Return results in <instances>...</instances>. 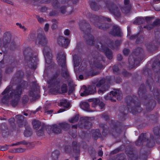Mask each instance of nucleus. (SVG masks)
Here are the masks:
<instances>
[{"instance_id":"a18cd8bd","label":"nucleus","mask_w":160,"mask_h":160,"mask_svg":"<svg viewBox=\"0 0 160 160\" xmlns=\"http://www.w3.org/2000/svg\"><path fill=\"white\" fill-rule=\"evenodd\" d=\"M49 27V25L47 23L45 24L44 27V30L46 32L48 31Z\"/></svg>"},{"instance_id":"f257e3e1","label":"nucleus","mask_w":160,"mask_h":160,"mask_svg":"<svg viewBox=\"0 0 160 160\" xmlns=\"http://www.w3.org/2000/svg\"><path fill=\"white\" fill-rule=\"evenodd\" d=\"M48 83L50 84H54V90L53 93L56 94L57 93H61L60 85H61V91L62 93H66L68 91V87L66 84L62 83L59 81L56 80L55 78L51 79L48 81Z\"/></svg>"},{"instance_id":"393cba45","label":"nucleus","mask_w":160,"mask_h":160,"mask_svg":"<svg viewBox=\"0 0 160 160\" xmlns=\"http://www.w3.org/2000/svg\"><path fill=\"white\" fill-rule=\"evenodd\" d=\"M16 118L17 120V122L20 125H22V123L23 121V117L21 115H18L16 116Z\"/></svg>"},{"instance_id":"0eeeda50","label":"nucleus","mask_w":160,"mask_h":160,"mask_svg":"<svg viewBox=\"0 0 160 160\" xmlns=\"http://www.w3.org/2000/svg\"><path fill=\"white\" fill-rule=\"evenodd\" d=\"M2 94L4 95L2 100L9 99L13 96V92L11 90V88L10 86L8 87L4 91L2 92Z\"/></svg>"},{"instance_id":"20e7f679","label":"nucleus","mask_w":160,"mask_h":160,"mask_svg":"<svg viewBox=\"0 0 160 160\" xmlns=\"http://www.w3.org/2000/svg\"><path fill=\"white\" fill-rule=\"evenodd\" d=\"M147 142V146L149 147H151L153 146V141H149L147 138V136L146 134H142L140 136L138 140L136 142V144L137 145H140L143 142Z\"/></svg>"},{"instance_id":"13d9d810","label":"nucleus","mask_w":160,"mask_h":160,"mask_svg":"<svg viewBox=\"0 0 160 160\" xmlns=\"http://www.w3.org/2000/svg\"><path fill=\"white\" fill-rule=\"evenodd\" d=\"M94 59H95V60H95V61L96 60H98V61H100L101 60H102V58H101V57H98V58H94Z\"/></svg>"},{"instance_id":"f8f14e48","label":"nucleus","mask_w":160,"mask_h":160,"mask_svg":"<svg viewBox=\"0 0 160 160\" xmlns=\"http://www.w3.org/2000/svg\"><path fill=\"white\" fill-rule=\"evenodd\" d=\"M11 38V35L9 33H7L5 34L3 38V44L5 46L10 42Z\"/></svg>"},{"instance_id":"72a5a7b5","label":"nucleus","mask_w":160,"mask_h":160,"mask_svg":"<svg viewBox=\"0 0 160 160\" xmlns=\"http://www.w3.org/2000/svg\"><path fill=\"white\" fill-rule=\"evenodd\" d=\"M129 52V50L127 49H124L123 50V54L125 55H127Z\"/></svg>"},{"instance_id":"4c0bfd02","label":"nucleus","mask_w":160,"mask_h":160,"mask_svg":"<svg viewBox=\"0 0 160 160\" xmlns=\"http://www.w3.org/2000/svg\"><path fill=\"white\" fill-rule=\"evenodd\" d=\"M24 150L21 148H19L16 149V152H23Z\"/></svg>"},{"instance_id":"6e6552de","label":"nucleus","mask_w":160,"mask_h":160,"mask_svg":"<svg viewBox=\"0 0 160 160\" xmlns=\"http://www.w3.org/2000/svg\"><path fill=\"white\" fill-rule=\"evenodd\" d=\"M107 7L111 13L118 17L120 15V12L118 8L114 4L111 5L110 7L107 6Z\"/></svg>"},{"instance_id":"052dcab7","label":"nucleus","mask_w":160,"mask_h":160,"mask_svg":"<svg viewBox=\"0 0 160 160\" xmlns=\"http://www.w3.org/2000/svg\"><path fill=\"white\" fill-rule=\"evenodd\" d=\"M74 58V64L75 66H77L78 65V64L77 63V62L76 61H75Z\"/></svg>"},{"instance_id":"09e8293b","label":"nucleus","mask_w":160,"mask_h":160,"mask_svg":"<svg viewBox=\"0 0 160 160\" xmlns=\"http://www.w3.org/2000/svg\"><path fill=\"white\" fill-rule=\"evenodd\" d=\"M122 56L120 54H118L117 56V59L118 60H121L122 59Z\"/></svg>"},{"instance_id":"6e6d98bb","label":"nucleus","mask_w":160,"mask_h":160,"mask_svg":"<svg viewBox=\"0 0 160 160\" xmlns=\"http://www.w3.org/2000/svg\"><path fill=\"white\" fill-rule=\"evenodd\" d=\"M37 134L39 136L42 135V131L41 130H39V131H38L37 132Z\"/></svg>"},{"instance_id":"5701e85b","label":"nucleus","mask_w":160,"mask_h":160,"mask_svg":"<svg viewBox=\"0 0 160 160\" xmlns=\"http://www.w3.org/2000/svg\"><path fill=\"white\" fill-rule=\"evenodd\" d=\"M38 60L37 57L36 56H33V57H30L29 61H28V63L29 64L32 63L34 65L37 62Z\"/></svg>"},{"instance_id":"774afa93","label":"nucleus","mask_w":160,"mask_h":160,"mask_svg":"<svg viewBox=\"0 0 160 160\" xmlns=\"http://www.w3.org/2000/svg\"><path fill=\"white\" fill-rule=\"evenodd\" d=\"M28 132V131H26L25 132H24V135L25 136H26L27 137H28V135H27V132Z\"/></svg>"},{"instance_id":"680f3d73","label":"nucleus","mask_w":160,"mask_h":160,"mask_svg":"<svg viewBox=\"0 0 160 160\" xmlns=\"http://www.w3.org/2000/svg\"><path fill=\"white\" fill-rule=\"evenodd\" d=\"M52 112H53L52 110H51L47 111V112H47L48 113V114H50V113H52Z\"/></svg>"},{"instance_id":"58836bf2","label":"nucleus","mask_w":160,"mask_h":160,"mask_svg":"<svg viewBox=\"0 0 160 160\" xmlns=\"http://www.w3.org/2000/svg\"><path fill=\"white\" fill-rule=\"evenodd\" d=\"M1 0L2 1L4 2L7 3L8 4H12V2L11 1H10L8 0Z\"/></svg>"},{"instance_id":"b1692460","label":"nucleus","mask_w":160,"mask_h":160,"mask_svg":"<svg viewBox=\"0 0 160 160\" xmlns=\"http://www.w3.org/2000/svg\"><path fill=\"white\" fill-rule=\"evenodd\" d=\"M22 91V88L21 86H18L17 88L15 91H14V97H16L17 96H19L21 93Z\"/></svg>"},{"instance_id":"338daca9","label":"nucleus","mask_w":160,"mask_h":160,"mask_svg":"<svg viewBox=\"0 0 160 160\" xmlns=\"http://www.w3.org/2000/svg\"><path fill=\"white\" fill-rule=\"evenodd\" d=\"M160 1V0H154V2L156 3H157L159 2Z\"/></svg>"},{"instance_id":"ddd939ff","label":"nucleus","mask_w":160,"mask_h":160,"mask_svg":"<svg viewBox=\"0 0 160 160\" xmlns=\"http://www.w3.org/2000/svg\"><path fill=\"white\" fill-rule=\"evenodd\" d=\"M128 62L129 64V68L130 69L133 68L135 66V65H138L139 63L138 61H135L133 58L132 57H129Z\"/></svg>"},{"instance_id":"2f4dec72","label":"nucleus","mask_w":160,"mask_h":160,"mask_svg":"<svg viewBox=\"0 0 160 160\" xmlns=\"http://www.w3.org/2000/svg\"><path fill=\"white\" fill-rule=\"evenodd\" d=\"M34 94L35 93L33 89H31L29 92V94L30 96L33 97Z\"/></svg>"},{"instance_id":"7c9ffc66","label":"nucleus","mask_w":160,"mask_h":160,"mask_svg":"<svg viewBox=\"0 0 160 160\" xmlns=\"http://www.w3.org/2000/svg\"><path fill=\"white\" fill-rule=\"evenodd\" d=\"M65 151L67 153H68L71 150V148L70 146H67L65 147Z\"/></svg>"},{"instance_id":"4be33fe9","label":"nucleus","mask_w":160,"mask_h":160,"mask_svg":"<svg viewBox=\"0 0 160 160\" xmlns=\"http://www.w3.org/2000/svg\"><path fill=\"white\" fill-rule=\"evenodd\" d=\"M70 103L66 100H62L60 103V105L64 108H67L70 106Z\"/></svg>"},{"instance_id":"79ce46f5","label":"nucleus","mask_w":160,"mask_h":160,"mask_svg":"<svg viewBox=\"0 0 160 160\" xmlns=\"http://www.w3.org/2000/svg\"><path fill=\"white\" fill-rule=\"evenodd\" d=\"M18 103V101L17 100H14L12 102L11 104L13 106H15Z\"/></svg>"},{"instance_id":"3c124183","label":"nucleus","mask_w":160,"mask_h":160,"mask_svg":"<svg viewBox=\"0 0 160 160\" xmlns=\"http://www.w3.org/2000/svg\"><path fill=\"white\" fill-rule=\"evenodd\" d=\"M57 27V25L56 24H53L52 26V28L53 29H55Z\"/></svg>"},{"instance_id":"0e129e2a","label":"nucleus","mask_w":160,"mask_h":160,"mask_svg":"<svg viewBox=\"0 0 160 160\" xmlns=\"http://www.w3.org/2000/svg\"><path fill=\"white\" fill-rule=\"evenodd\" d=\"M154 9L156 11H159L160 10V7L159 8H158L157 7H155Z\"/></svg>"},{"instance_id":"bf43d9fd","label":"nucleus","mask_w":160,"mask_h":160,"mask_svg":"<svg viewBox=\"0 0 160 160\" xmlns=\"http://www.w3.org/2000/svg\"><path fill=\"white\" fill-rule=\"evenodd\" d=\"M21 142H17L14 144H13L12 145V146H14V145H19L20 144H21Z\"/></svg>"},{"instance_id":"ea45409f","label":"nucleus","mask_w":160,"mask_h":160,"mask_svg":"<svg viewBox=\"0 0 160 160\" xmlns=\"http://www.w3.org/2000/svg\"><path fill=\"white\" fill-rule=\"evenodd\" d=\"M23 100L24 102L25 103L28 100L29 98L27 96H25L23 97Z\"/></svg>"},{"instance_id":"412c9836","label":"nucleus","mask_w":160,"mask_h":160,"mask_svg":"<svg viewBox=\"0 0 160 160\" xmlns=\"http://www.w3.org/2000/svg\"><path fill=\"white\" fill-rule=\"evenodd\" d=\"M32 124L33 128L36 129H38L41 125L40 122L39 121L35 119L32 121Z\"/></svg>"},{"instance_id":"4d7b16f0","label":"nucleus","mask_w":160,"mask_h":160,"mask_svg":"<svg viewBox=\"0 0 160 160\" xmlns=\"http://www.w3.org/2000/svg\"><path fill=\"white\" fill-rule=\"evenodd\" d=\"M64 111V110L63 109H60L59 110H58V113H60Z\"/></svg>"},{"instance_id":"c756f323","label":"nucleus","mask_w":160,"mask_h":160,"mask_svg":"<svg viewBox=\"0 0 160 160\" xmlns=\"http://www.w3.org/2000/svg\"><path fill=\"white\" fill-rule=\"evenodd\" d=\"M48 59H47V60L46 59V58H45V60H46V62L48 63L49 64L51 62V55H48Z\"/></svg>"},{"instance_id":"37998d69","label":"nucleus","mask_w":160,"mask_h":160,"mask_svg":"<svg viewBox=\"0 0 160 160\" xmlns=\"http://www.w3.org/2000/svg\"><path fill=\"white\" fill-rule=\"evenodd\" d=\"M66 8L65 7H62L60 8V11L61 13H64L65 12Z\"/></svg>"},{"instance_id":"1a4fd4ad","label":"nucleus","mask_w":160,"mask_h":160,"mask_svg":"<svg viewBox=\"0 0 160 160\" xmlns=\"http://www.w3.org/2000/svg\"><path fill=\"white\" fill-rule=\"evenodd\" d=\"M58 42L60 45L66 47L69 43V40L63 37L60 36L58 39Z\"/></svg>"},{"instance_id":"49530a36","label":"nucleus","mask_w":160,"mask_h":160,"mask_svg":"<svg viewBox=\"0 0 160 160\" xmlns=\"http://www.w3.org/2000/svg\"><path fill=\"white\" fill-rule=\"evenodd\" d=\"M95 25L100 28L102 29H106V28L104 27V24H102L101 26H99L97 24H95Z\"/></svg>"},{"instance_id":"2eb2a0df","label":"nucleus","mask_w":160,"mask_h":160,"mask_svg":"<svg viewBox=\"0 0 160 160\" xmlns=\"http://www.w3.org/2000/svg\"><path fill=\"white\" fill-rule=\"evenodd\" d=\"M80 106V108L83 110L87 111H90L89 110V105L87 102H81Z\"/></svg>"},{"instance_id":"603ef678","label":"nucleus","mask_w":160,"mask_h":160,"mask_svg":"<svg viewBox=\"0 0 160 160\" xmlns=\"http://www.w3.org/2000/svg\"><path fill=\"white\" fill-rule=\"evenodd\" d=\"M132 156L133 157V159H132L131 158L129 157L128 159L129 160H135L137 158L136 156L132 155Z\"/></svg>"},{"instance_id":"5fc2aeb1","label":"nucleus","mask_w":160,"mask_h":160,"mask_svg":"<svg viewBox=\"0 0 160 160\" xmlns=\"http://www.w3.org/2000/svg\"><path fill=\"white\" fill-rule=\"evenodd\" d=\"M16 24L19 25L20 28H22V29H24V26H22L21 25V24L19 23H17Z\"/></svg>"},{"instance_id":"4468645a","label":"nucleus","mask_w":160,"mask_h":160,"mask_svg":"<svg viewBox=\"0 0 160 160\" xmlns=\"http://www.w3.org/2000/svg\"><path fill=\"white\" fill-rule=\"evenodd\" d=\"M50 51V49L49 47L47 46L44 47L43 49V52L45 58H47V59H48V55H51Z\"/></svg>"},{"instance_id":"f3484780","label":"nucleus","mask_w":160,"mask_h":160,"mask_svg":"<svg viewBox=\"0 0 160 160\" xmlns=\"http://www.w3.org/2000/svg\"><path fill=\"white\" fill-rule=\"evenodd\" d=\"M90 4L91 8L93 10L97 11L99 9V7L94 1L90 2Z\"/></svg>"},{"instance_id":"aec40b11","label":"nucleus","mask_w":160,"mask_h":160,"mask_svg":"<svg viewBox=\"0 0 160 160\" xmlns=\"http://www.w3.org/2000/svg\"><path fill=\"white\" fill-rule=\"evenodd\" d=\"M110 95L114 97L115 98H117L118 99H119L120 98H119L118 96H119L120 97V93L119 91L118 90H116L111 91L110 93Z\"/></svg>"},{"instance_id":"8fccbe9b","label":"nucleus","mask_w":160,"mask_h":160,"mask_svg":"<svg viewBox=\"0 0 160 160\" xmlns=\"http://www.w3.org/2000/svg\"><path fill=\"white\" fill-rule=\"evenodd\" d=\"M95 65L98 68H101L103 66L102 65L100 64H99L98 65H97V64L96 63H95Z\"/></svg>"},{"instance_id":"9d476101","label":"nucleus","mask_w":160,"mask_h":160,"mask_svg":"<svg viewBox=\"0 0 160 160\" xmlns=\"http://www.w3.org/2000/svg\"><path fill=\"white\" fill-rule=\"evenodd\" d=\"M113 30L110 32V33L114 36H121L122 33L121 32L120 29L117 25H114L113 26Z\"/></svg>"},{"instance_id":"423d86ee","label":"nucleus","mask_w":160,"mask_h":160,"mask_svg":"<svg viewBox=\"0 0 160 160\" xmlns=\"http://www.w3.org/2000/svg\"><path fill=\"white\" fill-rule=\"evenodd\" d=\"M37 42L39 45L42 46L46 45L48 43V41L44 33H39L38 34Z\"/></svg>"},{"instance_id":"864d4df0","label":"nucleus","mask_w":160,"mask_h":160,"mask_svg":"<svg viewBox=\"0 0 160 160\" xmlns=\"http://www.w3.org/2000/svg\"><path fill=\"white\" fill-rule=\"evenodd\" d=\"M38 21L40 22H42L43 21V19L42 18H38Z\"/></svg>"},{"instance_id":"a19ab883","label":"nucleus","mask_w":160,"mask_h":160,"mask_svg":"<svg viewBox=\"0 0 160 160\" xmlns=\"http://www.w3.org/2000/svg\"><path fill=\"white\" fill-rule=\"evenodd\" d=\"M96 99H96L92 103V107H95L97 105H98V104L97 103H96Z\"/></svg>"},{"instance_id":"a211bd4d","label":"nucleus","mask_w":160,"mask_h":160,"mask_svg":"<svg viewBox=\"0 0 160 160\" xmlns=\"http://www.w3.org/2000/svg\"><path fill=\"white\" fill-rule=\"evenodd\" d=\"M96 88L94 85H91L89 86L87 89V91L88 92V94H93L96 91Z\"/></svg>"},{"instance_id":"de8ad7c7","label":"nucleus","mask_w":160,"mask_h":160,"mask_svg":"<svg viewBox=\"0 0 160 160\" xmlns=\"http://www.w3.org/2000/svg\"><path fill=\"white\" fill-rule=\"evenodd\" d=\"M98 155L100 156H102L103 154V152L102 151L100 150L98 152Z\"/></svg>"},{"instance_id":"f704fd0d","label":"nucleus","mask_w":160,"mask_h":160,"mask_svg":"<svg viewBox=\"0 0 160 160\" xmlns=\"http://www.w3.org/2000/svg\"><path fill=\"white\" fill-rule=\"evenodd\" d=\"M88 92L87 91V89L85 91H84L83 92H82L81 93L80 95L81 96H86L88 95Z\"/></svg>"},{"instance_id":"9b49d317","label":"nucleus","mask_w":160,"mask_h":160,"mask_svg":"<svg viewBox=\"0 0 160 160\" xmlns=\"http://www.w3.org/2000/svg\"><path fill=\"white\" fill-rule=\"evenodd\" d=\"M129 3V0H124V4L125 6L124 7H122L121 8L122 12L127 13L128 12L130 8Z\"/></svg>"},{"instance_id":"c9c22d12","label":"nucleus","mask_w":160,"mask_h":160,"mask_svg":"<svg viewBox=\"0 0 160 160\" xmlns=\"http://www.w3.org/2000/svg\"><path fill=\"white\" fill-rule=\"evenodd\" d=\"M70 32L69 30L68 29H66L64 32V35L67 36H68L70 34Z\"/></svg>"},{"instance_id":"c03bdc74","label":"nucleus","mask_w":160,"mask_h":160,"mask_svg":"<svg viewBox=\"0 0 160 160\" xmlns=\"http://www.w3.org/2000/svg\"><path fill=\"white\" fill-rule=\"evenodd\" d=\"M113 70L114 72H117L118 71L119 69L115 65L113 68Z\"/></svg>"},{"instance_id":"a878e982","label":"nucleus","mask_w":160,"mask_h":160,"mask_svg":"<svg viewBox=\"0 0 160 160\" xmlns=\"http://www.w3.org/2000/svg\"><path fill=\"white\" fill-rule=\"evenodd\" d=\"M144 21V19L142 18H137L134 21L133 23L136 24H141L143 23Z\"/></svg>"},{"instance_id":"c85d7f7f","label":"nucleus","mask_w":160,"mask_h":160,"mask_svg":"<svg viewBox=\"0 0 160 160\" xmlns=\"http://www.w3.org/2000/svg\"><path fill=\"white\" fill-rule=\"evenodd\" d=\"M136 99V97H134L133 98V100L132 99L131 100L130 102V105H128V109L129 110V108L130 107V105L132 106H136V105H135L136 102H135V100Z\"/></svg>"},{"instance_id":"39448f33","label":"nucleus","mask_w":160,"mask_h":160,"mask_svg":"<svg viewBox=\"0 0 160 160\" xmlns=\"http://www.w3.org/2000/svg\"><path fill=\"white\" fill-rule=\"evenodd\" d=\"M70 127V126L69 124L67 123L63 122L59 123L58 126L57 125H53L52 129L54 133L58 134L61 132V128L62 129L67 130Z\"/></svg>"},{"instance_id":"bb28decb","label":"nucleus","mask_w":160,"mask_h":160,"mask_svg":"<svg viewBox=\"0 0 160 160\" xmlns=\"http://www.w3.org/2000/svg\"><path fill=\"white\" fill-rule=\"evenodd\" d=\"M96 103H97L98 105L99 106L101 109H104V104L103 102L101 101L99 99L97 98Z\"/></svg>"},{"instance_id":"6ab92c4d","label":"nucleus","mask_w":160,"mask_h":160,"mask_svg":"<svg viewBox=\"0 0 160 160\" xmlns=\"http://www.w3.org/2000/svg\"><path fill=\"white\" fill-rule=\"evenodd\" d=\"M102 49L104 50L107 57L109 59H111L112 57V55L111 51L107 48H106L105 50H104V48H103Z\"/></svg>"},{"instance_id":"e2e57ef3","label":"nucleus","mask_w":160,"mask_h":160,"mask_svg":"<svg viewBox=\"0 0 160 160\" xmlns=\"http://www.w3.org/2000/svg\"><path fill=\"white\" fill-rule=\"evenodd\" d=\"M11 46H12V47H14L15 45V42H12L11 43Z\"/></svg>"},{"instance_id":"f03ea898","label":"nucleus","mask_w":160,"mask_h":160,"mask_svg":"<svg viewBox=\"0 0 160 160\" xmlns=\"http://www.w3.org/2000/svg\"><path fill=\"white\" fill-rule=\"evenodd\" d=\"M109 83V81L105 78H102L97 82L96 86L100 88L98 90V93L102 94L108 90L110 87Z\"/></svg>"},{"instance_id":"69168bd1","label":"nucleus","mask_w":160,"mask_h":160,"mask_svg":"<svg viewBox=\"0 0 160 160\" xmlns=\"http://www.w3.org/2000/svg\"><path fill=\"white\" fill-rule=\"evenodd\" d=\"M79 78L80 79H82L83 78V76L82 75H80L79 76Z\"/></svg>"},{"instance_id":"dca6fc26","label":"nucleus","mask_w":160,"mask_h":160,"mask_svg":"<svg viewBox=\"0 0 160 160\" xmlns=\"http://www.w3.org/2000/svg\"><path fill=\"white\" fill-rule=\"evenodd\" d=\"M160 25V20L158 19H157L152 24L146 26V28L148 30H151L154 26Z\"/></svg>"},{"instance_id":"cd10ccee","label":"nucleus","mask_w":160,"mask_h":160,"mask_svg":"<svg viewBox=\"0 0 160 160\" xmlns=\"http://www.w3.org/2000/svg\"><path fill=\"white\" fill-rule=\"evenodd\" d=\"M78 116L77 115H75L73 117L69 119V121L72 123H74L78 121Z\"/></svg>"},{"instance_id":"7ed1b4c3","label":"nucleus","mask_w":160,"mask_h":160,"mask_svg":"<svg viewBox=\"0 0 160 160\" xmlns=\"http://www.w3.org/2000/svg\"><path fill=\"white\" fill-rule=\"evenodd\" d=\"M58 64L62 67V74L64 77L68 75V73L65 65V56L64 54H58L57 58Z\"/></svg>"},{"instance_id":"473e14b6","label":"nucleus","mask_w":160,"mask_h":160,"mask_svg":"<svg viewBox=\"0 0 160 160\" xmlns=\"http://www.w3.org/2000/svg\"><path fill=\"white\" fill-rule=\"evenodd\" d=\"M92 126V124L90 122H88L87 124H85V128L87 129H88L90 128Z\"/></svg>"},{"instance_id":"e433bc0d","label":"nucleus","mask_w":160,"mask_h":160,"mask_svg":"<svg viewBox=\"0 0 160 160\" xmlns=\"http://www.w3.org/2000/svg\"><path fill=\"white\" fill-rule=\"evenodd\" d=\"M153 18L152 17H147L146 18L147 22L149 23L151 22L153 19Z\"/></svg>"}]
</instances>
